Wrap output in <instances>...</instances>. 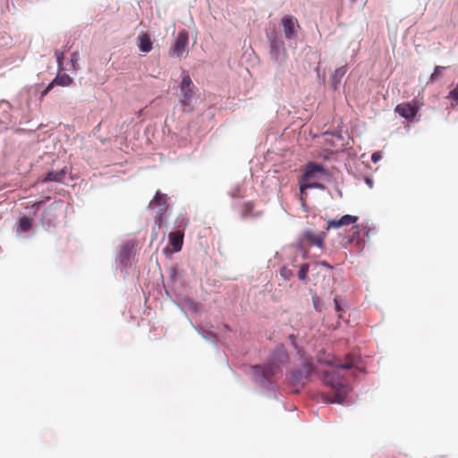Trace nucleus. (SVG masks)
<instances>
[{"label":"nucleus","mask_w":458,"mask_h":458,"mask_svg":"<svg viewBox=\"0 0 458 458\" xmlns=\"http://www.w3.org/2000/svg\"><path fill=\"white\" fill-rule=\"evenodd\" d=\"M55 55V57H56V63H57V65H58V70L59 71H63L64 69L63 67L64 53L56 50Z\"/></svg>","instance_id":"bb28decb"},{"label":"nucleus","mask_w":458,"mask_h":458,"mask_svg":"<svg viewBox=\"0 0 458 458\" xmlns=\"http://www.w3.org/2000/svg\"><path fill=\"white\" fill-rule=\"evenodd\" d=\"M267 38L269 42L270 58L276 63H283L286 58V49L281 36L273 30L267 32Z\"/></svg>","instance_id":"7ed1b4c3"},{"label":"nucleus","mask_w":458,"mask_h":458,"mask_svg":"<svg viewBox=\"0 0 458 458\" xmlns=\"http://www.w3.org/2000/svg\"><path fill=\"white\" fill-rule=\"evenodd\" d=\"M180 89H195V86L193 85L192 81L188 74H185L182 77V80L181 85H180Z\"/></svg>","instance_id":"aec40b11"},{"label":"nucleus","mask_w":458,"mask_h":458,"mask_svg":"<svg viewBox=\"0 0 458 458\" xmlns=\"http://www.w3.org/2000/svg\"><path fill=\"white\" fill-rule=\"evenodd\" d=\"M138 47L142 53H148L152 49V41L148 34L141 33L138 37Z\"/></svg>","instance_id":"f3484780"},{"label":"nucleus","mask_w":458,"mask_h":458,"mask_svg":"<svg viewBox=\"0 0 458 458\" xmlns=\"http://www.w3.org/2000/svg\"><path fill=\"white\" fill-rule=\"evenodd\" d=\"M247 207H248L249 209H250L252 205L250 203H247Z\"/></svg>","instance_id":"c9c22d12"},{"label":"nucleus","mask_w":458,"mask_h":458,"mask_svg":"<svg viewBox=\"0 0 458 458\" xmlns=\"http://www.w3.org/2000/svg\"><path fill=\"white\" fill-rule=\"evenodd\" d=\"M169 245L172 252H178L182 250L183 243V231H171L168 234Z\"/></svg>","instance_id":"9d476101"},{"label":"nucleus","mask_w":458,"mask_h":458,"mask_svg":"<svg viewBox=\"0 0 458 458\" xmlns=\"http://www.w3.org/2000/svg\"><path fill=\"white\" fill-rule=\"evenodd\" d=\"M254 369L257 373L260 374L264 378L269 379L279 371L278 365L274 362L268 363L265 366H255Z\"/></svg>","instance_id":"f8f14e48"},{"label":"nucleus","mask_w":458,"mask_h":458,"mask_svg":"<svg viewBox=\"0 0 458 458\" xmlns=\"http://www.w3.org/2000/svg\"><path fill=\"white\" fill-rule=\"evenodd\" d=\"M318 174L321 176L329 175L328 171L322 165L310 162L306 165L303 177L305 181H310L312 179L317 178V174Z\"/></svg>","instance_id":"0eeeda50"},{"label":"nucleus","mask_w":458,"mask_h":458,"mask_svg":"<svg viewBox=\"0 0 458 458\" xmlns=\"http://www.w3.org/2000/svg\"><path fill=\"white\" fill-rule=\"evenodd\" d=\"M352 235L348 239L347 242H344L343 245L346 248L348 245L352 244L355 242V244H359V231H352Z\"/></svg>","instance_id":"b1692460"},{"label":"nucleus","mask_w":458,"mask_h":458,"mask_svg":"<svg viewBox=\"0 0 458 458\" xmlns=\"http://www.w3.org/2000/svg\"><path fill=\"white\" fill-rule=\"evenodd\" d=\"M358 0H352V2H357ZM367 0H361V4L364 5L366 4Z\"/></svg>","instance_id":"72a5a7b5"},{"label":"nucleus","mask_w":458,"mask_h":458,"mask_svg":"<svg viewBox=\"0 0 458 458\" xmlns=\"http://www.w3.org/2000/svg\"><path fill=\"white\" fill-rule=\"evenodd\" d=\"M366 182H367V184H368L370 188H372V186H373V181H372V179L366 178Z\"/></svg>","instance_id":"473e14b6"},{"label":"nucleus","mask_w":458,"mask_h":458,"mask_svg":"<svg viewBox=\"0 0 458 458\" xmlns=\"http://www.w3.org/2000/svg\"><path fill=\"white\" fill-rule=\"evenodd\" d=\"M445 69V66H439V65L436 66L434 69V72H432V74L429 78V81L431 82L437 81L441 77V71H443Z\"/></svg>","instance_id":"5701e85b"},{"label":"nucleus","mask_w":458,"mask_h":458,"mask_svg":"<svg viewBox=\"0 0 458 458\" xmlns=\"http://www.w3.org/2000/svg\"><path fill=\"white\" fill-rule=\"evenodd\" d=\"M167 200V195L157 191L148 204V209L153 213L154 222L158 229L167 225L166 222L170 215Z\"/></svg>","instance_id":"f03ea898"},{"label":"nucleus","mask_w":458,"mask_h":458,"mask_svg":"<svg viewBox=\"0 0 458 458\" xmlns=\"http://www.w3.org/2000/svg\"><path fill=\"white\" fill-rule=\"evenodd\" d=\"M134 249V243L132 242H125L120 250L119 260L123 266H127L131 258Z\"/></svg>","instance_id":"ddd939ff"},{"label":"nucleus","mask_w":458,"mask_h":458,"mask_svg":"<svg viewBox=\"0 0 458 458\" xmlns=\"http://www.w3.org/2000/svg\"><path fill=\"white\" fill-rule=\"evenodd\" d=\"M395 112L400 116L411 120L416 115L418 108L410 103H402L396 106Z\"/></svg>","instance_id":"6e6552de"},{"label":"nucleus","mask_w":458,"mask_h":458,"mask_svg":"<svg viewBox=\"0 0 458 458\" xmlns=\"http://www.w3.org/2000/svg\"><path fill=\"white\" fill-rule=\"evenodd\" d=\"M280 275L284 280H290L293 276V272L290 268L283 267L280 269Z\"/></svg>","instance_id":"393cba45"},{"label":"nucleus","mask_w":458,"mask_h":458,"mask_svg":"<svg viewBox=\"0 0 458 458\" xmlns=\"http://www.w3.org/2000/svg\"><path fill=\"white\" fill-rule=\"evenodd\" d=\"M281 25L286 39L293 40L297 38V31L300 30V25L295 17L293 15L284 16L281 19Z\"/></svg>","instance_id":"20e7f679"},{"label":"nucleus","mask_w":458,"mask_h":458,"mask_svg":"<svg viewBox=\"0 0 458 458\" xmlns=\"http://www.w3.org/2000/svg\"><path fill=\"white\" fill-rule=\"evenodd\" d=\"M381 158H382V156H381L380 152H374V153L371 155V161H372L373 163H377V162H378Z\"/></svg>","instance_id":"c85d7f7f"},{"label":"nucleus","mask_w":458,"mask_h":458,"mask_svg":"<svg viewBox=\"0 0 458 458\" xmlns=\"http://www.w3.org/2000/svg\"><path fill=\"white\" fill-rule=\"evenodd\" d=\"M306 238L309 240L310 244H313V245H316L318 247H322L324 233H322V235H319V236H314L310 232H309L306 234Z\"/></svg>","instance_id":"a211bd4d"},{"label":"nucleus","mask_w":458,"mask_h":458,"mask_svg":"<svg viewBox=\"0 0 458 458\" xmlns=\"http://www.w3.org/2000/svg\"><path fill=\"white\" fill-rule=\"evenodd\" d=\"M66 170L64 168L58 171H50L47 174L46 177L43 179L44 182H63L66 176Z\"/></svg>","instance_id":"2eb2a0df"},{"label":"nucleus","mask_w":458,"mask_h":458,"mask_svg":"<svg viewBox=\"0 0 458 458\" xmlns=\"http://www.w3.org/2000/svg\"><path fill=\"white\" fill-rule=\"evenodd\" d=\"M328 364L330 368L323 371V382L330 387L331 394L325 396V399L329 403H341L350 391V386L345 379L346 373L352 369L361 371L360 360L352 354H347L344 361L334 358L328 361Z\"/></svg>","instance_id":"f257e3e1"},{"label":"nucleus","mask_w":458,"mask_h":458,"mask_svg":"<svg viewBox=\"0 0 458 458\" xmlns=\"http://www.w3.org/2000/svg\"><path fill=\"white\" fill-rule=\"evenodd\" d=\"M72 83V79L65 73L57 74V76L50 82L45 90L42 92V96L49 92L55 85L67 87Z\"/></svg>","instance_id":"9b49d317"},{"label":"nucleus","mask_w":458,"mask_h":458,"mask_svg":"<svg viewBox=\"0 0 458 458\" xmlns=\"http://www.w3.org/2000/svg\"><path fill=\"white\" fill-rule=\"evenodd\" d=\"M188 39L189 37L186 30L179 31L174 45L171 47L170 55L176 57L182 56L186 51Z\"/></svg>","instance_id":"39448f33"},{"label":"nucleus","mask_w":458,"mask_h":458,"mask_svg":"<svg viewBox=\"0 0 458 458\" xmlns=\"http://www.w3.org/2000/svg\"><path fill=\"white\" fill-rule=\"evenodd\" d=\"M446 98L452 99V103H451L452 108L456 106V105L458 104V84L455 86V88L454 89H452L448 93V96Z\"/></svg>","instance_id":"412c9836"},{"label":"nucleus","mask_w":458,"mask_h":458,"mask_svg":"<svg viewBox=\"0 0 458 458\" xmlns=\"http://www.w3.org/2000/svg\"><path fill=\"white\" fill-rule=\"evenodd\" d=\"M317 72H318V76L319 77L320 76V73L318 72V68L317 69Z\"/></svg>","instance_id":"e433bc0d"},{"label":"nucleus","mask_w":458,"mask_h":458,"mask_svg":"<svg viewBox=\"0 0 458 458\" xmlns=\"http://www.w3.org/2000/svg\"><path fill=\"white\" fill-rule=\"evenodd\" d=\"M358 221V216L344 215L339 219H331L327 221V229L337 228L354 224Z\"/></svg>","instance_id":"1a4fd4ad"},{"label":"nucleus","mask_w":458,"mask_h":458,"mask_svg":"<svg viewBox=\"0 0 458 458\" xmlns=\"http://www.w3.org/2000/svg\"><path fill=\"white\" fill-rule=\"evenodd\" d=\"M310 266L309 264H302L298 272V277L300 280L303 282L308 281V273H309Z\"/></svg>","instance_id":"6ab92c4d"},{"label":"nucleus","mask_w":458,"mask_h":458,"mask_svg":"<svg viewBox=\"0 0 458 458\" xmlns=\"http://www.w3.org/2000/svg\"><path fill=\"white\" fill-rule=\"evenodd\" d=\"M320 265L323 267H326L327 268H329V269L332 268V267L327 261H321Z\"/></svg>","instance_id":"2f4dec72"},{"label":"nucleus","mask_w":458,"mask_h":458,"mask_svg":"<svg viewBox=\"0 0 458 458\" xmlns=\"http://www.w3.org/2000/svg\"><path fill=\"white\" fill-rule=\"evenodd\" d=\"M30 218L27 216H21L19 221V229H30Z\"/></svg>","instance_id":"a878e982"},{"label":"nucleus","mask_w":458,"mask_h":458,"mask_svg":"<svg viewBox=\"0 0 458 458\" xmlns=\"http://www.w3.org/2000/svg\"><path fill=\"white\" fill-rule=\"evenodd\" d=\"M287 360H288V356L284 352L282 351V352H278V360L280 362H285V361H287Z\"/></svg>","instance_id":"c756f323"},{"label":"nucleus","mask_w":458,"mask_h":458,"mask_svg":"<svg viewBox=\"0 0 458 458\" xmlns=\"http://www.w3.org/2000/svg\"><path fill=\"white\" fill-rule=\"evenodd\" d=\"M231 196H232L233 198H235V197H237L238 195H237L235 192H232V193H231Z\"/></svg>","instance_id":"f704fd0d"},{"label":"nucleus","mask_w":458,"mask_h":458,"mask_svg":"<svg viewBox=\"0 0 458 458\" xmlns=\"http://www.w3.org/2000/svg\"><path fill=\"white\" fill-rule=\"evenodd\" d=\"M307 183L305 185L301 184V191L302 192L304 191V188H315V189H320L324 190L325 186L322 183L319 182H313L310 181H306Z\"/></svg>","instance_id":"4be33fe9"},{"label":"nucleus","mask_w":458,"mask_h":458,"mask_svg":"<svg viewBox=\"0 0 458 458\" xmlns=\"http://www.w3.org/2000/svg\"><path fill=\"white\" fill-rule=\"evenodd\" d=\"M313 371V365L310 362L303 364L302 368L294 370L291 375V383L293 385H303L304 381L311 375Z\"/></svg>","instance_id":"423d86ee"},{"label":"nucleus","mask_w":458,"mask_h":458,"mask_svg":"<svg viewBox=\"0 0 458 458\" xmlns=\"http://www.w3.org/2000/svg\"><path fill=\"white\" fill-rule=\"evenodd\" d=\"M334 302H335L336 311L337 312L341 311V307H340L339 301L336 298H335Z\"/></svg>","instance_id":"7c9ffc66"},{"label":"nucleus","mask_w":458,"mask_h":458,"mask_svg":"<svg viewBox=\"0 0 458 458\" xmlns=\"http://www.w3.org/2000/svg\"><path fill=\"white\" fill-rule=\"evenodd\" d=\"M346 67L342 66L337 68L331 77V87L334 90H337L341 85L342 79L346 73Z\"/></svg>","instance_id":"dca6fc26"},{"label":"nucleus","mask_w":458,"mask_h":458,"mask_svg":"<svg viewBox=\"0 0 458 458\" xmlns=\"http://www.w3.org/2000/svg\"><path fill=\"white\" fill-rule=\"evenodd\" d=\"M352 229H358V226H357V225H354V226L352 227Z\"/></svg>","instance_id":"4c0bfd02"},{"label":"nucleus","mask_w":458,"mask_h":458,"mask_svg":"<svg viewBox=\"0 0 458 458\" xmlns=\"http://www.w3.org/2000/svg\"><path fill=\"white\" fill-rule=\"evenodd\" d=\"M194 90H195V89H181V93L182 95L181 102L183 106V110L186 112L192 111V101L195 98Z\"/></svg>","instance_id":"4468645a"},{"label":"nucleus","mask_w":458,"mask_h":458,"mask_svg":"<svg viewBox=\"0 0 458 458\" xmlns=\"http://www.w3.org/2000/svg\"><path fill=\"white\" fill-rule=\"evenodd\" d=\"M79 59H80V56H79V53H78V52H73V53L71 55L70 62H71V64H72V69H73V70H76V69H77V65H78Z\"/></svg>","instance_id":"cd10ccee"}]
</instances>
